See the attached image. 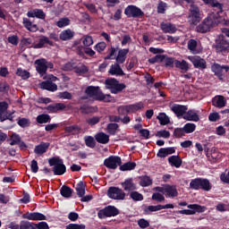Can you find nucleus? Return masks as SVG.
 <instances>
[{
	"instance_id": "obj_1",
	"label": "nucleus",
	"mask_w": 229,
	"mask_h": 229,
	"mask_svg": "<svg viewBox=\"0 0 229 229\" xmlns=\"http://www.w3.org/2000/svg\"><path fill=\"white\" fill-rule=\"evenodd\" d=\"M222 19L220 14L210 13L208 14L206 19L197 25L196 31L201 34H206L213 30L215 27H217L218 24L221 22Z\"/></svg>"
},
{
	"instance_id": "obj_2",
	"label": "nucleus",
	"mask_w": 229,
	"mask_h": 229,
	"mask_svg": "<svg viewBox=\"0 0 229 229\" xmlns=\"http://www.w3.org/2000/svg\"><path fill=\"white\" fill-rule=\"evenodd\" d=\"M48 164L50 166H53L52 172L54 175L61 176L64 175L65 172H67V167H65L64 160L59 157H53L49 158Z\"/></svg>"
},
{
	"instance_id": "obj_3",
	"label": "nucleus",
	"mask_w": 229,
	"mask_h": 229,
	"mask_svg": "<svg viewBox=\"0 0 229 229\" xmlns=\"http://www.w3.org/2000/svg\"><path fill=\"white\" fill-rule=\"evenodd\" d=\"M189 187L193 191L201 190L204 191H210L212 190L210 181L200 177L191 180L189 183Z\"/></svg>"
},
{
	"instance_id": "obj_4",
	"label": "nucleus",
	"mask_w": 229,
	"mask_h": 229,
	"mask_svg": "<svg viewBox=\"0 0 229 229\" xmlns=\"http://www.w3.org/2000/svg\"><path fill=\"white\" fill-rule=\"evenodd\" d=\"M88 98H93L95 101H104L106 97L99 87L89 86L85 89Z\"/></svg>"
},
{
	"instance_id": "obj_5",
	"label": "nucleus",
	"mask_w": 229,
	"mask_h": 229,
	"mask_svg": "<svg viewBox=\"0 0 229 229\" xmlns=\"http://www.w3.org/2000/svg\"><path fill=\"white\" fill-rule=\"evenodd\" d=\"M201 21L199 8L196 4L190 5L188 21L190 24L197 26Z\"/></svg>"
},
{
	"instance_id": "obj_6",
	"label": "nucleus",
	"mask_w": 229,
	"mask_h": 229,
	"mask_svg": "<svg viewBox=\"0 0 229 229\" xmlns=\"http://www.w3.org/2000/svg\"><path fill=\"white\" fill-rule=\"evenodd\" d=\"M212 72L215 73V76L219 79L220 81H224L225 75L229 72V66L228 65H221L217 63H214L212 64Z\"/></svg>"
},
{
	"instance_id": "obj_7",
	"label": "nucleus",
	"mask_w": 229,
	"mask_h": 229,
	"mask_svg": "<svg viewBox=\"0 0 229 229\" xmlns=\"http://www.w3.org/2000/svg\"><path fill=\"white\" fill-rule=\"evenodd\" d=\"M136 163L128 161L122 165V159L119 156H115V167L120 166V171L121 172H129V171H133L136 167Z\"/></svg>"
},
{
	"instance_id": "obj_8",
	"label": "nucleus",
	"mask_w": 229,
	"mask_h": 229,
	"mask_svg": "<svg viewBox=\"0 0 229 229\" xmlns=\"http://www.w3.org/2000/svg\"><path fill=\"white\" fill-rule=\"evenodd\" d=\"M124 14L128 18H140L144 15V13L139 7L129 5L128 7H125Z\"/></svg>"
},
{
	"instance_id": "obj_9",
	"label": "nucleus",
	"mask_w": 229,
	"mask_h": 229,
	"mask_svg": "<svg viewBox=\"0 0 229 229\" xmlns=\"http://www.w3.org/2000/svg\"><path fill=\"white\" fill-rule=\"evenodd\" d=\"M36 71L39 76L43 77L47 72V62L46 58L38 59L35 61Z\"/></svg>"
},
{
	"instance_id": "obj_10",
	"label": "nucleus",
	"mask_w": 229,
	"mask_h": 229,
	"mask_svg": "<svg viewBox=\"0 0 229 229\" xmlns=\"http://www.w3.org/2000/svg\"><path fill=\"white\" fill-rule=\"evenodd\" d=\"M23 219H27L29 221H47V216L43 215L40 212H27L21 216Z\"/></svg>"
},
{
	"instance_id": "obj_11",
	"label": "nucleus",
	"mask_w": 229,
	"mask_h": 229,
	"mask_svg": "<svg viewBox=\"0 0 229 229\" xmlns=\"http://www.w3.org/2000/svg\"><path fill=\"white\" fill-rule=\"evenodd\" d=\"M99 219H105L107 217L115 216V207L114 206H106L103 209L99 210L98 213Z\"/></svg>"
},
{
	"instance_id": "obj_12",
	"label": "nucleus",
	"mask_w": 229,
	"mask_h": 229,
	"mask_svg": "<svg viewBox=\"0 0 229 229\" xmlns=\"http://www.w3.org/2000/svg\"><path fill=\"white\" fill-rule=\"evenodd\" d=\"M171 111L174 114L175 116L178 118L183 117L186 111L189 110V107L187 106L174 104L170 107Z\"/></svg>"
},
{
	"instance_id": "obj_13",
	"label": "nucleus",
	"mask_w": 229,
	"mask_h": 229,
	"mask_svg": "<svg viewBox=\"0 0 229 229\" xmlns=\"http://www.w3.org/2000/svg\"><path fill=\"white\" fill-rule=\"evenodd\" d=\"M182 119H184L187 122H193V123H199V116L196 110L191 109L189 111H186L184 114L182 115Z\"/></svg>"
},
{
	"instance_id": "obj_14",
	"label": "nucleus",
	"mask_w": 229,
	"mask_h": 229,
	"mask_svg": "<svg viewBox=\"0 0 229 229\" xmlns=\"http://www.w3.org/2000/svg\"><path fill=\"white\" fill-rule=\"evenodd\" d=\"M67 108V106L64 103H56L54 105H49L46 107V110L49 112V114H57L59 112H62Z\"/></svg>"
},
{
	"instance_id": "obj_15",
	"label": "nucleus",
	"mask_w": 229,
	"mask_h": 229,
	"mask_svg": "<svg viewBox=\"0 0 229 229\" xmlns=\"http://www.w3.org/2000/svg\"><path fill=\"white\" fill-rule=\"evenodd\" d=\"M189 60L191 61L194 68H200L201 70L207 68L206 61L200 56H191L189 58Z\"/></svg>"
},
{
	"instance_id": "obj_16",
	"label": "nucleus",
	"mask_w": 229,
	"mask_h": 229,
	"mask_svg": "<svg viewBox=\"0 0 229 229\" xmlns=\"http://www.w3.org/2000/svg\"><path fill=\"white\" fill-rule=\"evenodd\" d=\"M160 30H163L165 34H174L177 31L176 26L170 22H161Z\"/></svg>"
},
{
	"instance_id": "obj_17",
	"label": "nucleus",
	"mask_w": 229,
	"mask_h": 229,
	"mask_svg": "<svg viewBox=\"0 0 229 229\" xmlns=\"http://www.w3.org/2000/svg\"><path fill=\"white\" fill-rule=\"evenodd\" d=\"M23 27L25 30H28L30 32L36 33L39 30V27L37 24H33L31 20L28 18H23Z\"/></svg>"
},
{
	"instance_id": "obj_18",
	"label": "nucleus",
	"mask_w": 229,
	"mask_h": 229,
	"mask_svg": "<svg viewBox=\"0 0 229 229\" xmlns=\"http://www.w3.org/2000/svg\"><path fill=\"white\" fill-rule=\"evenodd\" d=\"M46 44H48L49 46H54V41L49 40V38L47 36H41L39 37L38 43H36L32 46L35 49H40L43 48Z\"/></svg>"
},
{
	"instance_id": "obj_19",
	"label": "nucleus",
	"mask_w": 229,
	"mask_h": 229,
	"mask_svg": "<svg viewBox=\"0 0 229 229\" xmlns=\"http://www.w3.org/2000/svg\"><path fill=\"white\" fill-rule=\"evenodd\" d=\"M129 48H124L118 50L117 55L115 57L116 64H123L127 59V55L129 54Z\"/></svg>"
},
{
	"instance_id": "obj_20",
	"label": "nucleus",
	"mask_w": 229,
	"mask_h": 229,
	"mask_svg": "<svg viewBox=\"0 0 229 229\" xmlns=\"http://www.w3.org/2000/svg\"><path fill=\"white\" fill-rule=\"evenodd\" d=\"M164 195L166 198L174 199L178 196L177 188L175 185H165V193Z\"/></svg>"
},
{
	"instance_id": "obj_21",
	"label": "nucleus",
	"mask_w": 229,
	"mask_h": 229,
	"mask_svg": "<svg viewBox=\"0 0 229 229\" xmlns=\"http://www.w3.org/2000/svg\"><path fill=\"white\" fill-rule=\"evenodd\" d=\"M50 147V143L48 142H41L35 147L34 153L38 156H42L47 153Z\"/></svg>"
},
{
	"instance_id": "obj_22",
	"label": "nucleus",
	"mask_w": 229,
	"mask_h": 229,
	"mask_svg": "<svg viewBox=\"0 0 229 229\" xmlns=\"http://www.w3.org/2000/svg\"><path fill=\"white\" fill-rule=\"evenodd\" d=\"M77 55H79L81 57H83L84 55H88L89 56H93L94 55H96V52L89 47L79 46L77 47Z\"/></svg>"
},
{
	"instance_id": "obj_23",
	"label": "nucleus",
	"mask_w": 229,
	"mask_h": 229,
	"mask_svg": "<svg viewBox=\"0 0 229 229\" xmlns=\"http://www.w3.org/2000/svg\"><path fill=\"white\" fill-rule=\"evenodd\" d=\"M94 138L97 142L103 145H106L108 143V141H110V136L104 131L97 132Z\"/></svg>"
},
{
	"instance_id": "obj_24",
	"label": "nucleus",
	"mask_w": 229,
	"mask_h": 229,
	"mask_svg": "<svg viewBox=\"0 0 229 229\" xmlns=\"http://www.w3.org/2000/svg\"><path fill=\"white\" fill-rule=\"evenodd\" d=\"M64 132L71 135H79L81 133V127L78 124H72L64 128Z\"/></svg>"
},
{
	"instance_id": "obj_25",
	"label": "nucleus",
	"mask_w": 229,
	"mask_h": 229,
	"mask_svg": "<svg viewBox=\"0 0 229 229\" xmlns=\"http://www.w3.org/2000/svg\"><path fill=\"white\" fill-rule=\"evenodd\" d=\"M29 18H38L39 20L46 19V13H44L41 9H34L28 13Z\"/></svg>"
},
{
	"instance_id": "obj_26",
	"label": "nucleus",
	"mask_w": 229,
	"mask_h": 229,
	"mask_svg": "<svg viewBox=\"0 0 229 229\" xmlns=\"http://www.w3.org/2000/svg\"><path fill=\"white\" fill-rule=\"evenodd\" d=\"M41 89L44 90H49L55 92L57 90V85L52 81H45L41 83Z\"/></svg>"
},
{
	"instance_id": "obj_27",
	"label": "nucleus",
	"mask_w": 229,
	"mask_h": 229,
	"mask_svg": "<svg viewBox=\"0 0 229 229\" xmlns=\"http://www.w3.org/2000/svg\"><path fill=\"white\" fill-rule=\"evenodd\" d=\"M213 106L217 108H224L225 106V97L222 95L216 96L212 99Z\"/></svg>"
},
{
	"instance_id": "obj_28",
	"label": "nucleus",
	"mask_w": 229,
	"mask_h": 229,
	"mask_svg": "<svg viewBox=\"0 0 229 229\" xmlns=\"http://www.w3.org/2000/svg\"><path fill=\"white\" fill-rule=\"evenodd\" d=\"M167 160L168 164L175 168H179L182 165V159L179 156H171Z\"/></svg>"
},
{
	"instance_id": "obj_29",
	"label": "nucleus",
	"mask_w": 229,
	"mask_h": 229,
	"mask_svg": "<svg viewBox=\"0 0 229 229\" xmlns=\"http://www.w3.org/2000/svg\"><path fill=\"white\" fill-rule=\"evenodd\" d=\"M74 31L71 30L70 29L61 31L60 33V39L63 41H68L74 38Z\"/></svg>"
},
{
	"instance_id": "obj_30",
	"label": "nucleus",
	"mask_w": 229,
	"mask_h": 229,
	"mask_svg": "<svg viewBox=\"0 0 229 229\" xmlns=\"http://www.w3.org/2000/svg\"><path fill=\"white\" fill-rule=\"evenodd\" d=\"M160 125L165 126L170 123V118L165 112H160L157 116Z\"/></svg>"
},
{
	"instance_id": "obj_31",
	"label": "nucleus",
	"mask_w": 229,
	"mask_h": 229,
	"mask_svg": "<svg viewBox=\"0 0 229 229\" xmlns=\"http://www.w3.org/2000/svg\"><path fill=\"white\" fill-rule=\"evenodd\" d=\"M139 184L141 187H148L153 184V180L150 179L148 175H142L139 177Z\"/></svg>"
},
{
	"instance_id": "obj_32",
	"label": "nucleus",
	"mask_w": 229,
	"mask_h": 229,
	"mask_svg": "<svg viewBox=\"0 0 229 229\" xmlns=\"http://www.w3.org/2000/svg\"><path fill=\"white\" fill-rule=\"evenodd\" d=\"M175 68L180 69L182 72H187L190 70L189 63H187L185 60L175 61Z\"/></svg>"
},
{
	"instance_id": "obj_33",
	"label": "nucleus",
	"mask_w": 229,
	"mask_h": 229,
	"mask_svg": "<svg viewBox=\"0 0 229 229\" xmlns=\"http://www.w3.org/2000/svg\"><path fill=\"white\" fill-rule=\"evenodd\" d=\"M72 190L70 186L67 185H64L63 187H61L60 189V194L61 196H63L64 198L69 199L72 197Z\"/></svg>"
},
{
	"instance_id": "obj_34",
	"label": "nucleus",
	"mask_w": 229,
	"mask_h": 229,
	"mask_svg": "<svg viewBox=\"0 0 229 229\" xmlns=\"http://www.w3.org/2000/svg\"><path fill=\"white\" fill-rule=\"evenodd\" d=\"M104 165L108 169H115V156H110L106 160H104Z\"/></svg>"
},
{
	"instance_id": "obj_35",
	"label": "nucleus",
	"mask_w": 229,
	"mask_h": 229,
	"mask_svg": "<svg viewBox=\"0 0 229 229\" xmlns=\"http://www.w3.org/2000/svg\"><path fill=\"white\" fill-rule=\"evenodd\" d=\"M36 121L39 124L47 123L51 122V117L48 114H38L36 118Z\"/></svg>"
},
{
	"instance_id": "obj_36",
	"label": "nucleus",
	"mask_w": 229,
	"mask_h": 229,
	"mask_svg": "<svg viewBox=\"0 0 229 229\" xmlns=\"http://www.w3.org/2000/svg\"><path fill=\"white\" fill-rule=\"evenodd\" d=\"M105 83L106 89H110L111 93L115 94V79L108 78Z\"/></svg>"
},
{
	"instance_id": "obj_37",
	"label": "nucleus",
	"mask_w": 229,
	"mask_h": 229,
	"mask_svg": "<svg viewBox=\"0 0 229 229\" xmlns=\"http://www.w3.org/2000/svg\"><path fill=\"white\" fill-rule=\"evenodd\" d=\"M85 145L87 148H94L97 146L96 139L93 136L84 137Z\"/></svg>"
},
{
	"instance_id": "obj_38",
	"label": "nucleus",
	"mask_w": 229,
	"mask_h": 229,
	"mask_svg": "<svg viewBox=\"0 0 229 229\" xmlns=\"http://www.w3.org/2000/svg\"><path fill=\"white\" fill-rule=\"evenodd\" d=\"M75 191H77V195L78 197H83L85 196V185H84V182L83 181H81L77 186H75Z\"/></svg>"
},
{
	"instance_id": "obj_39",
	"label": "nucleus",
	"mask_w": 229,
	"mask_h": 229,
	"mask_svg": "<svg viewBox=\"0 0 229 229\" xmlns=\"http://www.w3.org/2000/svg\"><path fill=\"white\" fill-rule=\"evenodd\" d=\"M187 208L192 209V211H194V215H196V213H204L207 209L205 206H199L197 204L188 205Z\"/></svg>"
},
{
	"instance_id": "obj_40",
	"label": "nucleus",
	"mask_w": 229,
	"mask_h": 229,
	"mask_svg": "<svg viewBox=\"0 0 229 229\" xmlns=\"http://www.w3.org/2000/svg\"><path fill=\"white\" fill-rule=\"evenodd\" d=\"M80 110L82 114H89L94 113L95 108L92 106L84 104V105L81 106Z\"/></svg>"
},
{
	"instance_id": "obj_41",
	"label": "nucleus",
	"mask_w": 229,
	"mask_h": 229,
	"mask_svg": "<svg viewBox=\"0 0 229 229\" xmlns=\"http://www.w3.org/2000/svg\"><path fill=\"white\" fill-rule=\"evenodd\" d=\"M228 47L229 45L226 43V41H221L220 43H216V50L217 53L225 52Z\"/></svg>"
},
{
	"instance_id": "obj_42",
	"label": "nucleus",
	"mask_w": 229,
	"mask_h": 229,
	"mask_svg": "<svg viewBox=\"0 0 229 229\" xmlns=\"http://www.w3.org/2000/svg\"><path fill=\"white\" fill-rule=\"evenodd\" d=\"M123 189H124V191H135L136 186L133 183L132 179L124 181Z\"/></svg>"
},
{
	"instance_id": "obj_43",
	"label": "nucleus",
	"mask_w": 229,
	"mask_h": 229,
	"mask_svg": "<svg viewBox=\"0 0 229 229\" xmlns=\"http://www.w3.org/2000/svg\"><path fill=\"white\" fill-rule=\"evenodd\" d=\"M16 75L21 77L22 80H28L30 78V72L22 68H17Z\"/></svg>"
},
{
	"instance_id": "obj_44",
	"label": "nucleus",
	"mask_w": 229,
	"mask_h": 229,
	"mask_svg": "<svg viewBox=\"0 0 229 229\" xmlns=\"http://www.w3.org/2000/svg\"><path fill=\"white\" fill-rule=\"evenodd\" d=\"M165 59V55H157L148 59L150 64H155L157 63H162Z\"/></svg>"
},
{
	"instance_id": "obj_45",
	"label": "nucleus",
	"mask_w": 229,
	"mask_h": 229,
	"mask_svg": "<svg viewBox=\"0 0 229 229\" xmlns=\"http://www.w3.org/2000/svg\"><path fill=\"white\" fill-rule=\"evenodd\" d=\"M196 124L188 123L182 127L186 134H191L194 131H196Z\"/></svg>"
},
{
	"instance_id": "obj_46",
	"label": "nucleus",
	"mask_w": 229,
	"mask_h": 229,
	"mask_svg": "<svg viewBox=\"0 0 229 229\" xmlns=\"http://www.w3.org/2000/svg\"><path fill=\"white\" fill-rule=\"evenodd\" d=\"M10 146H15L20 144V142L21 141V138L19 134L13 133L10 137Z\"/></svg>"
},
{
	"instance_id": "obj_47",
	"label": "nucleus",
	"mask_w": 229,
	"mask_h": 229,
	"mask_svg": "<svg viewBox=\"0 0 229 229\" xmlns=\"http://www.w3.org/2000/svg\"><path fill=\"white\" fill-rule=\"evenodd\" d=\"M127 107L130 113H134L136 111L141 110L144 107V106L141 102H139L135 105L127 106Z\"/></svg>"
},
{
	"instance_id": "obj_48",
	"label": "nucleus",
	"mask_w": 229,
	"mask_h": 229,
	"mask_svg": "<svg viewBox=\"0 0 229 229\" xmlns=\"http://www.w3.org/2000/svg\"><path fill=\"white\" fill-rule=\"evenodd\" d=\"M89 69L85 64H81V66H75L74 72L78 74H84L89 72Z\"/></svg>"
},
{
	"instance_id": "obj_49",
	"label": "nucleus",
	"mask_w": 229,
	"mask_h": 229,
	"mask_svg": "<svg viewBox=\"0 0 229 229\" xmlns=\"http://www.w3.org/2000/svg\"><path fill=\"white\" fill-rule=\"evenodd\" d=\"M130 198L134 200L135 202L142 201L143 195L139 193L138 191H132L130 193Z\"/></svg>"
},
{
	"instance_id": "obj_50",
	"label": "nucleus",
	"mask_w": 229,
	"mask_h": 229,
	"mask_svg": "<svg viewBox=\"0 0 229 229\" xmlns=\"http://www.w3.org/2000/svg\"><path fill=\"white\" fill-rule=\"evenodd\" d=\"M71 23L70 19L63 18L56 22V26L60 29L69 26Z\"/></svg>"
},
{
	"instance_id": "obj_51",
	"label": "nucleus",
	"mask_w": 229,
	"mask_h": 229,
	"mask_svg": "<svg viewBox=\"0 0 229 229\" xmlns=\"http://www.w3.org/2000/svg\"><path fill=\"white\" fill-rule=\"evenodd\" d=\"M176 61H178L177 59H175L174 57H165V67H174L175 66V63Z\"/></svg>"
},
{
	"instance_id": "obj_52",
	"label": "nucleus",
	"mask_w": 229,
	"mask_h": 229,
	"mask_svg": "<svg viewBox=\"0 0 229 229\" xmlns=\"http://www.w3.org/2000/svg\"><path fill=\"white\" fill-rule=\"evenodd\" d=\"M127 86L125 83H121L119 81L115 80V94H118L123 90H125Z\"/></svg>"
},
{
	"instance_id": "obj_53",
	"label": "nucleus",
	"mask_w": 229,
	"mask_h": 229,
	"mask_svg": "<svg viewBox=\"0 0 229 229\" xmlns=\"http://www.w3.org/2000/svg\"><path fill=\"white\" fill-rule=\"evenodd\" d=\"M125 196H126V193L124 191H123L118 187L115 188V199L116 200H124Z\"/></svg>"
},
{
	"instance_id": "obj_54",
	"label": "nucleus",
	"mask_w": 229,
	"mask_h": 229,
	"mask_svg": "<svg viewBox=\"0 0 229 229\" xmlns=\"http://www.w3.org/2000/svg\"><path fill=\"white\" fill-rule=\"evenodd\" d=\"M162 210V205L157 206H148L144 209L146 214H149V212H157Z\"/></svg>"
},
{
	"instance_id": "obj_55",
	"label": "nucleus",
	"mask_w": 229,
	"mask_h": 229,
	"mask_svg": "<svg viewBox=\"0 0 229 229\" xmlns=\"http://www.w3.org/2000/svg\"><path fill=\"white\" fill-rule=\"evenodd\" d=\"M168 4L163 1H159L157 5V13L164 14L167 9Z\"/></svg>"
},
{
	"instance_id": "obj_56",
	"label": "nucleus",
	"mask_w": 229,
	"mask_h": 229,
	"mask_svg": "<svg viewBox=\"0 0 229 229\" xmlns=\"http://www.w3.org/2000/svg\"><path fill=\"white\" fill-rule=\"evenodd\" d=\"M100 122V118L98 116H94L92 118H88L86 119V123H88V125L89 126H95L96 124H98Z\"/></svg>"
},
{
	"instance_id": "obj_57",
	"label": "nucleus",
	"mask_w": 229,
	"mask_h": 229,
	"mask_svg": "<svg viewBox=\"0 0 229 229\" xmlns=\"http://www.w3.org/2000/svg\"><path fill=\"white\" fill-rule=\"evenodd\" d=\"M17 123L21 128H28V127H30V120L27 118L19 119Z\"/></svg>"
},
{
	"instance_id": "obj_58",
	"label": "nucleus",
	"mask_w": 229,
	"mask_h": 229,
	"mask_svg": "<svg viewBox=\"0 0 229 229\" xmlns=\"http://www.w3.org/2000/svg\"><path fill=\"white\" fill-rule=\"evenodd\" d=\"M152 200L157 201L158 203H162L165 201V197L162 193H153L152 194Z\"/></svg>"
},
{
	"instance_id": "obj_59",
	"label": "nucleus",
	"mask_w": 229,
	"mask_h": 229,
	"mask_svg": "<svg viewBox=\"0 0 229 229\" xmlns=\"http://www.w3.org/2000/svg\"><path fill=\"white\" fill-rule=\"evenodd\" d=\"M185 131L183 130V128H175L174 131V136L175 138H182L183 136H185Z\"/></svg>"
},
{
	"instance_id": "obj_60",
	"label": "nucleus",
	"mask_w": 229,
	"mask_h": 229,
	"mask_svg": "<svg viewBox=\"0 0 229 229\" xmlns=\"http://www.w3.org/2000/svg\"><path fill=\"white\" fill-rule=\"evenodd\" d=\"M75 67H76V64L73 63V62H69V63H66L64 65V72H72V71H74L75 70Z\"/></svg>"
},
{
	"instance_id": "obj_61",
	"label": "nucleus",
	"mask_w": 229,
	"mask_h": 229,
	"mask_svg": "<svg viewBox=\"0 0 229 229\" xmlns=\"http://www.w3.org/2000/svg\"><path fill=\"white\" fill-rule=\"evenodd\" d=\"M65 229H86V225L84 224H69Z\"/></svg>"
},
{
	"instance_id": "obj_62",
	"label": "nucleus",
	"mask_w": 229,
	"mask_h": 229,
	"mask_svg": "<svg viewBox=\"0 0 229 229\" xmlns=\"http://www.w3.org/2000/svg\"><path fill=\"white\" fill-rule=\"evenodd\" d=\"M169 131H157L156 136L158 138L169 139L170 138Z\"/></svg>"
},
{
	"instance_id": "obj_63",
	"label": "nucleus",
	"mask_w": 229,
	"mask_h": 229,
	"mask_svg": "<svg viewBox=\"0 0 229 229\" xmlns=\"http://www.w3.org/2000/svg\"><path fill=\"white\" fill-rule=\"evenodd\" d=\"M58 98L60 99L71 100L72 98V93H70L68 91H64V92L58 93Z\"/></svg>"
},
{
	"instance_id": "obj_64",
	"label": "nucleus",
	"mask_w": 229,
	"mask_h": 229,
	"mask_svg": "<svg viewBox=\"0 0 229 229\" xmlns=\"http://www.w3.org/2000/svg\"><path fill=\"white\" fill-rule=\"evenodd\" d=\"M7 41L13 45V46H18L19 45V37L16 35L11 36L7 38Z\"/></svg>"
}]
</instances>
